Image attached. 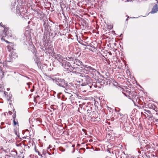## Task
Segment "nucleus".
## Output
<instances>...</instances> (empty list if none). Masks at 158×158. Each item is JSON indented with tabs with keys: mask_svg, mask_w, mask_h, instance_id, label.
I'll use <instances>...</instances> for the list:
<instances>
[{
	"mask_svg": "<svg viewBox=\"0 0 158 158\" xmlns=\"http://www.w3.org/2000/svg\"><path fill=\"white\" fill-rule=\"evenodd\" d=\"M83 66V68L81 67V74H93L96 71L95 69L91 66L86 65H84Z\"/></svg>",
	"mask_w": 158,
	"mask_h": 158,
	"instance_id": "1",
	"label": "nucleus"
},
{
	"mask_svg": "<svg viewBox=\"0 0 158 158\" xmlns=\"http://www.w3.org/2000/svg\"><path fill=\"white\" fill-rule=\"evenodd\" d=\"M52 79L54 82L60 86L64 87L67 86V83L63 79L55 77H53Z\"/></svg>",
	"mask_w": 158,
	"mask_h": 158,
	"instance_id": "2",
	"label": "nucleus"
},
{
	"mask_svg": "<svg viewBox=\"0 0 158 158\" xmlns=\"http://www.w3.org/2000/svg\"><path fill=\"white\" fill-rule=\"evenodd\" d=\"M91 82L90 77L88 75L82 76L81 85L84 86L89 84Z\"/></svg>",
	"mask_w": 158,
	"mask_h": 158,
	"instance_id": "3",
	"label": "nucleus"
},
{
	"mask_svg": "<svg viewBox=\"0 0 158 158\" xmlns=\"http://www.w3.org/2000/svg\"><path fill=\"white\" fill-rule=\"evenodd\" d=\"M55 59H56L60 63L62 64V66H63L66 60H69V59H72V58H70L63 57L61 55L59 54H57L55 55Z\"/></svg>",
	"mask_w": 158,
	"mask_h": 158,
	"instance_id": "4",
	"label": "nucleus"
},
{
	"mask_svg": "<svg viewBox=\"0 0 158 158\" xmlns=\"http://www.w3.org/2000/svg\"><path fill=\"white\" fill-rule=\"evenodd\" d=\"M18 56L16 53L14 52H12L11 53V54H10L8 57V59H7L6 61L3 62V65L6 66V63L7 62H10L12 61L13 59H15L17 58Z\"/></svg>",
	"mask_w": 158,
	"mask_h": 158,
	"instance_id": "5",
	"label": "nucleus"
},
{
	"mask_svg": "<svg viewBox=\"0 0 158 158\" xmlns=\"http://www.w3.org/2000/svg\"><path fill=\"white\" fill-rule=\"evenodd\" d=\"M81 69H80L79 67L73 65L70 72H72L76 74H81Z\"/></svg>",
	"mask_w": 158,
	"mask_h": 158,
	"instance_id": "6",
	"label": "nucleus"
},
{
	"mask_svg": "<svg viewBox=\"0 0 158 158\" xmlns=\"http://www.w3.org/2000/svg\"><path fill=\"white\" fill-rule=\"evenodd\" d=\"M65 71L68 73H69L71 70L72 66L71 65L70 63L68 62H65L64 66Z\"/></svg>",
	"mask_w": 158,
	"mask_h": 158,
	"instance_id": "7",
	"label": "nucleus"
},
{
	"mask_svg": "<svg viewBox=\"0 0 158 158\" xmlns=\"http://www.w3.org/2000/svg\"><path fill=\"white\" fill-rule=\"evenodd\" d=\"M4 32L5 37L7 38L12 37L11 31L10 30L8 27H5L4 29Z\"/></svg>",
	"mask_w": 158,
	"mask_h": 158,
	"instance_id": "8",
	"label": "nucleus"
},
{
	"mask_svg": "<svg viewBox=\"0 0 158 158\" xmlns=\"http://www.w3.org/2000/svg\"><path fill=\"white\" fill-rule=\"evenodd\" d=\"M92 107H93V106H92V107H90V109H88L87 110V113L88 114L89 116L91 118L94 117L93 115L94 112V110L93 109Z\"/></svg>",
	"mask_w": 158,
	"mask_h": 158,
	"instance_id": "9",
	"label": "nucleus"
},
{
	"mask_svg": "<svg viewBox=\"0 0 158 158\" xmlns=\"http://www.w3.org/2000/svg\"><path fill=\"white\" fill-rule=\"evenodd\" d=\"M82 62L78 59H75L74 60L73 66L79 67L82 65Z\"/></svg>",
	"mask_w": 158,
	"mask_h": 158,
	"instance_id": "10",
	"label": "nucleus"
},
{
	"mask_svg": "<svg viewBox=\"0 0 158 158\" xmlns=\"http://www.w3.org/2000/svg\"><path fill=\"white\" fill-rule=\"evenodd\" d=\"M158 11V3L156 4L152 9L151 13L152 14H154Z\"/></svg>",
	"mask_w": 158,
	"mask_h": 158,
	"instance_id": "11",
	"label": "nucleus"
},
{
	"mask_svg": "<svg viewBox=\"0 0 158 158\" xmlns=\"http://www.w3.org/2000/svg\"><path fill=\"white\" fill-rule=\"evenodd\" d=\"M123 94L127 97H128L129 98L132 100L134 96L133 95L132 93L130 92H127L126 93L123 92Z\"/></svg>",
	"mask_w": 158,
	"mask_h": 158,
	"instance_id": "12",
	"label": "nucleus"
},
{
	"mask_svg": "<svg viewBox=\"0 0 158 158\" xmlns=\"http://www.w3.org/2000/svg\"><path fill=\"white\" fill-rule=\"evenodd\" d=\"M14 44L13 43H11L10 45L7 46V48L8 51L9 52L13 50V46Z\"/></svg>",
	"mask_w": 158,
	"mask_h": 158,
	"instance_id": "13",
	"label": "nucleus"
},
{
	"mask_svg": "<svg viewBox=\"0 0 158 158\" xmlns=\"http://www.w3.org/2000/svg\"><path fill=\"white\" fill-rule=\"evenodd\" d=\"M34 60L38 66H39L40 65L41 62L40 61V59L38 57H36L35 59Z\"/></svg>",
	"mask_w": 158,
	"mask_h": 158,
	"instance_id": "14",
	"label": "nucleus"
},
{
	"mask_svg": "<svg viewBox=\"0 0 158 158\" xmlns=\"http://www.w3.org/2000/svg\"><path fill=\"white\" fill-rule=\"evenodd\" d=\"M151 148V145L148 143L146 144V145L144 147V148L147 150L150 149Z\"/></svg>",
	"mask_w": 158,
	"mask_h": 158,
	"instance_id": "15",
	"label": "nucleus"
},
{
	"mask_svg": "<svg viewBox=\"0 0 158 158\" xmlns=\"http://www.w3.org/2000/svg\"><path fill=\"white\" fill-rule=\"evenodd\" d=\"M14 132L15 134L17 135L18 137H19V132L16 130H14Z\"/></svg>",
	"mask_w": 158,
	"mask_h": 158,
	"instance_id": "16",
	"label": "nucleus"
},
{
	"mask_svg": "<svg viewBox=\"0 0 158 158\" xmlns=\"http://www.w3.org/2000/svg\"><path fill=\"white\" fill-rule=\"evenodd\" d=\"M1 40H4V41H5L6 43H9L10 44H11V43H10V42H9V41H8L7 40H5V39H4V38L3 37H2V38H1Z\"/></svg>",
	"mask_w": 158,
	"mask_h": 158,
	"instance_id": "17",
	"label": "nucleus"
},
{
	"mask_svg": "<svg viewBox=\"0 0 158 158\" xmlns=\"http://www.w3.org/2000/svg\"><path fill=\"white\" fill-rule=\"evenodd\" d=\"M13 122H14V124L15 125H16L17 124H18V122H16L15 121V119H14V120Z\"/></svg>",
	"mask_w": 158,
	"mask_h": 158,
	"instance_id": "18",
	"label": "nucleus"
},
{
	"mask_svg": "<svg viewBox=\"0 0 158 158\" xmlns=\"http://www.w3.org/2000/svg\"><path fill=\"white\" fill-rule=\"evenodd\" d=\"M43 26H44V27H45V28L46 27V26H47V23L46 22H44V24H43Z\"/></svg>",
	"mask_w": 158,
	"mask_h": 158,
	"instance_id": "19",
	"label": "nucleus"
},
{
	"mask_svg": "<svg viewBox=\"0 0 158 158\" xmlns=\"http://www.w3.org/2000/svg\"><path fill=\"white\" fill-rule=\"evenodd\" d=\"M0 26H1V27H5V26L3 25V24L2 23H0Z\"/></svg>",
	"mask_w": 158,
	"mask_h": 158,
	"instance_id": "20",
	"label": "nucleus"
},
{
	"mask_svg": "<svg viewBox=\"0 0 158 158\" xmlns=\"http://www.w3.org/2000/svg\"><path fill=\"white\" fill-rule=\"evenodd\" d=\"M9 114L10 115H11L12 114V112L11 111H9Z\"/></svg>",
	"mask_w": 158,
	"mask_h": 158,
	"instance_id": "21",
	"label": "nucleus"
},
{
	"mask_svg": "<svg viewBox=\"0 0 158 158\" xmlns=\"http://www.w3.org/2000/svg\"><path fill=\"white\" fill-rule=\"evenodd\" d=\"M38 154L39 156H41V157L42 156V155L41 154V153L40 152H39L38 153Z\"/></svg>",
	"mask_w": 158,
	"mask_h": 158,
	"instance_id": "22",
	"label": "nucleus"
},
{
	"mask_svg": "<svg viewBox=\"0 0 158 158\" xmlns=\"http://www.w3.org/2000/svg\"><path fill=\"white\" fill-rule=\"evenodd\" d=\"M35 151L36 152L38 153L39 152V151L36 149L35 148Z\"/></svg>",
	"mask_w": 158,
	"mask_h": 158,
	"instance_id": "23",
	"label": "nucleus"
},
{
	"mask_svg": "<svg viewBox=\"0 0 158 158\" xmlns=\"http://www.w3.org/2000/svg\"><path fill=\"white\" fill-rule=\"evenodd\" d=\"M10 88H7V90H8V91H9V90H10Z\"/></svg>",
	"mask_w": 158,
	"mask_h": 158,
	"instance_id": "24",
	"label": "nucleus"
},
{
	"mask_svg": "<svg viewBox=\"0 0 158 158\" xmlns=\"http://www.w3.org/2000/svg\"><path fill=\"white\" fill-rule=\"evenodd\" d=\"M4 94L6 95V94H7V93L6 92H4Z\"/></svg>",
	"mask_w": 158,
	"mask_h": 158,
	"instance_id": "25",
	"label": "nucleus"
},
{
	"mask_svg": "<svg viewBox=\"0 0 158 158\" xmlns=\"http://www.w3.org/2000/svg\"><path fill=\"white\" fill-rule=\"evenodd\" d=\"M72 146L73 147H74V146H75V145H72Z\"/></svg>",
	"mask_w": 158,
	"mask_h": 158,
	"instance_id": "26",
	"label": "nucleus"
},
{
	"mask_svg": "<svg viewBox=\"0 0 158 158\" xmlns=\"http://www.w3.org/2000/svg\"><path fill=\"white\" fill-rule=\"evenodd\" d=\"M156 1H157V2H158V0H156Z\"/></svg>",
	"mask_w": 158,
	"mask_h": 158,
	"instance_id": "27",
	"label": "nucleus"
},
{
	"mask_svg": "<svg viewBox=\"0 0 158 158\" xmlns=\"http://www.w3.org/2000/svg\"><path fill=\"white\" fill-rule=\"evenodd\" d=\"M0 64H1V62L0 63Z\"/></svg>",
	"mask_w": 158,
	"mask_h": 158,
	"instance_id": "28",
	"label": "nucleus"
},
{
	"mask_svg": "<svg viewBox=\"0 0 158 158\" xmlns=\"http://www.w3.org/2000/svg\"><path fill=\"white\" fill-rule=\"evenodd\" d=\"M24 138L26 139V138L24 137Z\"/></svg>",
	"mask_w": 158,
	"mask_h": 158,
	"instance_id": "29",
	"label": "nucleus"
}]
</instances>
